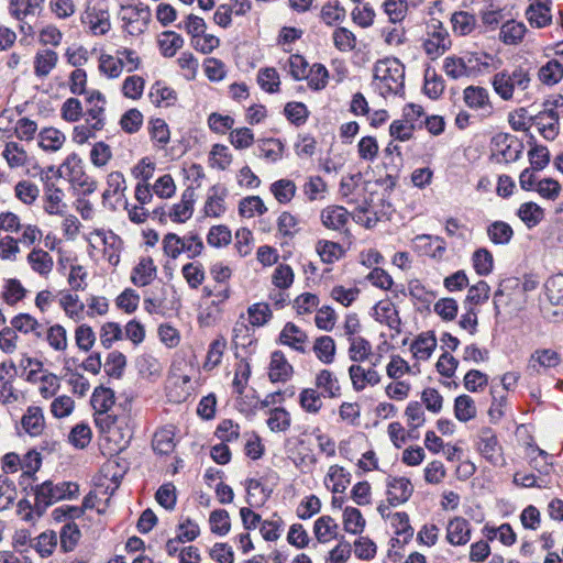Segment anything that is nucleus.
I'll list each match as a JSON object with an SVG mask.
<instances>
[{
	"instance_id": "nucleus-3",
	"label": "nucleus",
	"mask_w": 563,
	"mask_h": 563,
	"mask_svg": "<svg viewBox=\"0 0 563 563\" xmlns=\"http://www.w3.org/2000/svg\"><path fill=\"white\" fill-rule=\"evenodd\" d=\"M529 82V74L522 67L515 68L512 73L499 71L494 75L492 81L495 92L504 100L512 98L516 86L525 90Z\"/></svg>"
},
{
	"instance_id": "nucleus-21",
	"label": "nucleus",
	"mask_w": 563,
	"mask_h": 563,
	"mask_svg": "<svg viewBox=\"0 0 563 563\" xmlns=\"http://www.w3.org/2000/svg\"><path fill=\"white\" fill-rule=\"evenodd\" d=\"M443 69L446 76L454 80L470 77L473 74V67L466 65V59L457 56L445 57Z\"/></svg>"
},
{
	"instance_id": "nucleus-45",
	"label": "nucleus",
	"mask_w": 563,
	"mask_h": 563,
	"mask_svg": "<svg viewBox=\"0 0 563 563\" xmlns=\"http://www.w3.org/2000/svg\"><path fill=\"white\" fill-rule=\"evenodd\" d=\"M434 244V250L431 252L429 250H424L426 254H431L433 257H442V255L445 253L446 245L445 241L440 236H431L428 234H420L417 235L415 239V245L416 247H427L432 246Z\"/></svg>"
},
{
	"instance_id": "nucleus-58",
	"label": "nucleus",
	"mask_w": 563,
	"mask_h": 563,
	"mask_svg": "<svg viewBox=\"0 0 563 563\" xmlns=\"http://www.w3.org/2000/svg\"><path fill=\"white\" fill-rule=\"evenodd\" d=\"M91 437L92 433L90 427L86 423H78L71 429L68 440L75 448L82 450L88 446L91 441Z\"/></svg>"
},
{
	"instance_id": "nucleus-52",
	"label": "nucleus",
	"mask_w": 563,
	"mask_h": 563,
	"mask_svg": "<svg viewBox=\"0 0 563 563\" xmlns=\"http://www.w3.org/2000/svg\"><path fill=\"white\" fill-rule=\"evenodd\" d=\"M531 169L543 170L550 163V152L547 146L534 144L528 152Z\"/></svg>"
},
{
	"instance_id": "nucleus-33",
	"label": "nucleus",
	"mask_w": 563,
	"mask_h": 563,
	"mask_svg": "<svg viewBox=\"0 0 563 563\" xmlns=\"http://www.w3.org/2000/svg\"><path fill=\"white\" fill-rule=\"evenodd\" d=\"M445 85L434 69L427 68L424 73L423 91L430 99H438L444 91Z\"/></svg>"
},
{
	"instance_id": "nucleus-46",
	"label": "nucleus",
	"mask_w": 563,
	"mask_h": 563,
	"mask_svg": "<svg viewBox=\"0 0 563 563\" xmlns=\"http://www.w3.org/2000/svg\"><path fill=\"white\" fill-rule=\"evenodd\" d=\"M163 36L170 38H163L158 41L162 55L168 58L175 56L176 52L184 45L183 36L174 31H165Z\"/></svg>"
},
{
	"instance_id": "nucleus-20",
	"label": "nucleus",
	"mask_w": 563,
	"mask_h": 563,
	"mask_svg": "<svg viewBox=\"0 0 563 563\" xmlns=\"http://www.w3.org/2000/svg\"><path fill=\"white\" fill-rule=\"evenodd\" d=\"M23 429L32 437L42 433L44 428V415L40 407H29L21 420Z\"/></svg>"
},
{
	"instance_id": "nucleus-7",
	"label": "nucleus",
	"mask_w": 563,
	"mask_h": 563,
	"mask_svg": "<svg viewBox=\"0 0 563 563\" xmlns=\"http://www.w3.org/2000/svg\"><path fill=\"white\" fill-rule=\"evenodd\" d=\"M551 0H536L527 8L526 18L528 19L531 26L540 29L551 24Z\"/></svg>"
},
{
	"instance_id": "nucleus-54",
	"label": "nucleus",
	"mask_w": 563,
	"mask_h": 563,
	"mask_svg": "<svg viewBox=\"0 0 563 563\" xmlns=\"http://www.w3.org/2000/svg\"><path fill=\"white\" fill-rule=\"evenodd\" d=\"M451 22L454 32L460 35H467L474 30L476 19L468 12L460 11L452 15Z\"/></svg>"
},
{
	"instance_id": "nucleus-43",
	"label": "nucleus",
	"mask_w": 563,
	"mask_h": 563,
	"mask_svg": "<svg viewBox=\"0 0 563 563\" xmlns=\"http://www.w3.org/2000/svg\"><path fill=\"white\" fill-rule=\"evenodd\" d=\"M349 343V357L353 362H363L372 353L369 341L363 336L352 338Z\"/></svg>"
},
{
	"instance_id": "nucleus-60",
	"label": "nucleus",
	"mask_w": 563,
	"mask_h": 563,
	"mask_svg": "<svg viewBox=\"0 0 563 563\" xmlns=\"http://www.w3.org/2000/svg\"><path fill=\"white\" fill-rule=\"evenodd\" d=\"M143 124V114L133 108L128 110L120 119L121 129L129 134L136 133Z\"/></svg>"
},
{
	"instance_id": "nucleus-51",
	"label": "nucleus",
	"mask_w": 563,
	"mask_h": 563,
	"mask_svg": "<svg viewBox=\"0 0 563 563\" xmlns=\"http://www.w3.org/2000/svg\"><path fill=\"white\" fill-rule=\"evenodd\" d=\"M80 538V530L75 522L64 525L60 530V548L64 552H70L75 549Z\"/></svg>"
},
{
	"instance_id": "nucleus-13",
	"label": "nucleus",
	"mask_w": 563,
	"mask_h": 563,
	"mask_svg": "<svg viewBox=\"0 0 563 563\" xmlns=\"http://www.w3.org/2000/svg\"><path fill=\"white\" fill-rule=\"evenodd\" d=\"M560 355L550 349L537 350L530 357L528 369L531 374L540 373V367L551 368L560 364Z\"/></svg>"
},
{
	"instance_id": "nucleus-57",
	"label": "nucleus",
	"mask_w": 563,
	"mask_h": 563,
	"mask_svg": "<svg viewBox=\"0 0 563 563\" xmlns=\"http://www.w3.org/2000/svg\"><path fill=\"white\" fill-rule=\"evenodd\" d=\"M247 313L250 322L254 327H262L267 323L272 318V310L268 303L257 302L249 307Z\"/></svg>"
},
{
	"instance_id": "nucleus-30",
	"label": "nucleus",
	"mask_w": 563,
	"mask_h": 563,
	"mask_svg": "<svg viewBox=\"0 0 563 563\" xmlns=\"http://www.w3.org/2000/svg\"><path fill=\"white\" fill-rule=\"evenodd\" d=\"M316 251L320 256L321 261L325 264H333L334 262L339 261L344 254V251L339 243L327 240L318 241L316 245Z\"/></svg>"
},
{
	"instance_id": "nucleus-38",
	"label": "nucleus",
	"mask_w": 563,
	"mask_h": 563,
	"mask_svg": "<svg viewBox=\"0 0 563 563\" xmlns=\"http://www.w3.org/2000/svg\"><path fill=\"white\" fill-rule=\"evenodd\" d=\"M164 253L176 260L184 251H191L190 245H186L185 239L176 233H167L163 240Z\"/></svg>"
},
{
	"instance_id": "nucleus-37",
	"label": "nucleus",
	"mask_w": 563,
	"mask_h": 563,
	"mask_svg": "<svg viewBox=\"0 0 563 563\" xmlns=\"http://www.w3.org/2000/svg\"><path fill=\"white\" fill-rule=\"evenodd\" d=\"M291 423L290 413L284 407L271 409L267 426L273 432L286 431Z\"/></svg>"
},
{
	"instance_id": "nucleus-35",
	"label": "nucleus",
	"mask_w": 563,
	"mask_h": 563,
	"mask_svg": "<svg viewBox=\"0 0 563 563\" xmlns=\"http://www.w3.org/2000/svg\"><path fill=\"white\" fill-rule=\"evenodd\" d=\"M344 530L352 534H360L365 527V519L362 512L354 507H346L343 512Z\"/></svg>"
},
{
	"instance_id": "nucleus-40",
	"label": "nucleus",
	"mask_w": 563,
	"mask_h": 563,
	"mask_svg": "<svg viewBox=\"0 0 563 563\" xmlns=\"http://www.w3.org/2000/svg\"><path fill=\"white\" fill-rule=\"evenodd\" d=\"M271 191L279 203H288L296 194V185L289 179H279L271 185Z\"/></svg>"
},
{
	"instance_id": "nucleus-50",
	"label": "nucleus",
	"mask_w": 563,
	"mask_h": 563,
	"mask_svg": "<svg viewBox=\"0 0 563 563\" xmlns=\"http://www.w3.org/2000/svg\"><path fill=\"white\" fill-rule=\"evenodd\" d=\"M473 265L475 272L481 276L492 273L494 266L493 254L487 249H478L473 254Z\"/></svg>"
},
{
	"instance_id": "nucleus-47",
	"label": "nucleus",
	"mask_w": 563,
	"mask_h": 563,
	"mask_svg": "<svg viewBox=\"0 0 563 563\" xmlns=\"http://www.w3.org/2000/svg\"><path fill=\"white\" fill-rule=\"evenodd\" d=\"M267 211L264 201L260 196H250L243 198L239 203V213L242 217L252 218L255 212L264 214Z\"/></svg>"
},
{
	"instance_id": "nucleus-28",
	"label": "nucleus",
	"mask_w": 563,
	"mask_h": 563,
	"mask_svg": "<svg viewBox=\"0 0 563 563\" xmlns=\"http://www.w3.org/2000/svg\"><path fill=\"white\" fill-rule=\"evenodd\" d=\"M526 33L523 23L514 20L507 21L500 27L499 40L506 45H514L519 43Z\"/></svg>"
},
{
	"instance_id": "nucleus-17",
	"label": "nucleus",
	"mask_w": 563,
	"mask_h": 563,
	"mask_svg": "<svg viewBox=\"0 0 563 563\" xmlns=\"http://www.w3.org/2000/svg\"><path fill=\"white\" fill-rule=\"evenodd\" d=\"M307 338V334L292 322H287L279 334V341L282 344L289 345L300 353L306 352L302 343Z\"/></svg>"
},
{
	"instance_id": "nucleus-34",
	"label": "nucleus",
	"mask_w": 563,
	"mask_h": 563,
	"mask_svg": "<svg viewBox=\"0 0 563 563\" xmlns=\"http://www.w3.org/2000/svg\"><path fill=\"white\" fill-rule=\"evenodd\" d=\"M313 352L324 364H331L335 355V342L329 335L318 338L313 345Z\"/></svg>"
},
{
	"instance_id": "nucleus-32",
	"label": "nucleus",
	"mask_w": 563,
	"mask_h": 563,
	"mask_svg": "<svg viewBox=\"0 0 563 563\" xmlns=\"http://www.w3.org/2000/svg\"><path fill=\"white\" fill-rule=\"evenodd\" d=\"M339 526L334 522V519L330 516H322L314 521L313 532L320 543L327 542L330 538H338L336 530Z\"/></svg>"
},
{
	"instance_id": "nucleus-39",
	"label": "nucleus",
	"mask_w": 563,
	"mask_h": 563,
	"mask_svg": "<svg viewBox=\"0 0 563 563\" xmlns=\"http://www.w3.org/2000/svg\"><path fill=\"white\" fill-rule=\"evenodd\" d=\"M40 146L45 151H58L65 142V135L57 129L45 128L40 133Z\"/></svg>"
},
{
	"instance_id": "nucleus-29",
	"label": "nucleus",
	"mask_w": 563,
	"mask_h": 563,
	"mask_svg": "<svg viewBox=\"0 0 563 563\" xmlns=\"http://www.w3.org/2000/svg\"><path fill=\"white\" fill-rule=\"evenodd\" d=\"M247 503L251 506H262L271 497L272 489H268L255 478L246 481Z\"/></svg>"
},
{
	"instance_id": "nucleus-53",
	"label": "nucleus",
	"mask_w": 563,
	"mask_h": 563,
	"mask_svg": "<svg viewBox=\"0 0 563 563\" xmlns=\"http://www.w3.org/2000/svg\"><path fill=\"white\" fill-rule=\"evenodd\" d=\"M391 526L397 536H404V543H407L413 536V528L410 526L409 516L405 511L391 515Z\"/></svg>"
},
{
	"instance_id": "nucleus-22",
	"label": "nucleus",
	"mask_w": 563,
	"mask_h": 563,
	"mask_svg": "<svg viewBox=\"0 0 563 563\" xmlns=\"http://www.w3.org/2000/svg\"><path fill=\"white\" fill-rule=\"evenodd\" d=\"M27 262L32 269L42 276L48 275L53 269L52 256L42 249H34L27 255Z\"/></svg>"
},
{
	"instance_id": "nucleus-1",
	"label": "nucleus",
	"mask_w": 563,
	"mask_h": 563,
	"mask_svg": "<svg viewBox=\"0 0 563 563\" xmlns=\"http://www.w3.org/2000/svg\"><path fill=\"white\" fill-rule=\"evenodd\" d=\"M35 496L34 510L42 516L48 507L63 499H75L79 494V486L74 482H60L54 484L45 481L32 487Z\"/></svg>"
},
{
	"instance_id": "nucleus-12",
	"label": "nucleus",
	"mask_w": 563,
	"mask_h": 563,
	"mask_svg": "<svg viewBox=\"0 0 563 563\" xmlns=\"http://www.w3.org/2000/svg\"><path fill=\"white\" fill-rule=\"evenodd\" d=\"M545 290L549 301L556 307L552 314L554 317L563 316V274L549 278L545 283Z\"/></svg>"
},
{
	"instance_id": "nucleus-11",
	"label": "nucleus",
	"mask_w": 563,
	"mask_h": 563,
	"mask_svg": "<svg viewBox=\"0 0 563 563\" xmlns=\"http://www.w3.org/2000/svg\"><path fill=\"white\" fill-rule=\"evenodd\" d=\"M463 99L471 109L485 110L488 114L492 112L489 95L487 89L479 86H468L464 89Z\"/></svg>"
},
{
	"instance_id": "nucleus-31",
	"label": "nucleus",
	"mask_w": 563,
	"mask_h": 563,
	"mask_svg": "<svg viewBox=\"0 0 563 563\" xmlns=\"http://www.w3.org/2000/svg\"><path fill=\"white\" fill-rule=\"evenodd\" d=\"M563 78L562 62L558 58L549 60L539 69V79L548 86L558 84Z\"/></svg>"
},
{
	"instance_id": "nucleus-26",
	"label": "nucleus",
	"mask_w": 563,
	"mask_h": 563,
	"mask_svg": "<svg viewBox=\"0 0 563 563\" xmlns=\"http://www.w3.org/2000/svg\"><path fill=\"white\" fill-rule=\"evenodd\" d=\"M487 235L494 244L506 245L512 236V228L505 221H494L487 227Z\"/></svg>"
},
{
	"instance_id": "nucleus-44",
	"label": "nucleus",
	"mask_w": 563,
	"mask_h": 563,
	"mask_svg": "<svg viewBox=\"0 0 563 563\" xmlns=\"http://www.w3.org/2000/svg\"><path fill=\"white\" fill-rule=\"evenodd\" d=\"M211 532L218 536H225L231 529L230 516L225 509H216L209 518Z\"/></svg>"
},
{
	"instance_id": "nucleus-36",
	"label": "nucleus",
	"mask_w": 563,
	"mask_h": 563,
	"mask_svg": "<svg viewBox=\"0 0 563 563\" xmlns=\"http://www.w3.org/2000/svg\"><path fill=\"white\" fill-rule=\"evenodd\" d=\"M316 386L323 389V393L330 398L340 396L339 380L329 369H321L317 374Z\"/></svg>"
},
{
	"instance_id": "nucleus-14",
	"label": "nucleus",
	"mask_w": 563,
	"mask_h": 563,
	"mask_svg": "<svg viewBox=\"0 0 563 563\" xmlns=\"http://www.w3.org/2000/svg\"><path fill=\"white\" fill-rule=\"evenodd\" d=\"M156 266L151 257H143L133 268L131 282L137 287H144L151 284L156 276Z\"/></svg>"
},
{
	"instance_id": "nucleus-5",
	"label": "nucleus",
	"mask_w": 563,
	"mask_h": 563,
	"mask_svg": "<svg viewBox=\"0 0 563 563\" xmlns=\"http://www.w3.org/2000/svg\"><path fill=\"white\" fill-rule=\"evenodd\" d=\"M387 488V501L391 507L406 503L413 493V486L406 477H389Z\"/></svg>"
},
{
	"instance_id": "nucleus-64",
	"label": "nucleus",
	"mask_w": 563,
	"mask_h": 563,
	"mask_svg": "<svg viewBox=\"0 0 563 563\" xmlns=\"http://www.w3.org/2000/svg\"><path fill=\"white\" fill-rule=\"evenodd\" d=\"M123 336L122 329L117 322H107L100 331V343L104 349H110L113 342L121 340Z\"/></svg>"
},
{
	"instance_id": "nucleus-55",
	"label": "nucleus",
	"mask_w": 563,
	"mask_h": 563,
	"mask_svg": "<svg viewBox=\"0 0 563 563\" xmlns=\"http://www.w3.org/2000/svg\"><path fill=\"white\" fill-rule=\"evenodd\" d=\"M15 197L25 205H32L40 196L38 187L30 180H21L14 187Z\"/></svg>"
},
{
	"instance_id": "nucleus-27",
	"label": "nucleus",
	"mask_w": 563,
	"mask_h": 563,
	"mask_svg": "<svg viewBox=\"0 0 563 563\" xmlns=\"http://www.w3.org/2000/svg\"><path fill=\"white\" fill-rule=\"evenodd\" d=\"M474 400L468 395H460L454 400V416L461 422H467L476 417Z\"/></svg>"
},
{
	"instance_id": "nucleus-16",
	"label": "nucleus",
	"mask_w": 563,
	"mask_h": 563,
	"mask_svg": "<svg viewBox=\"0 0 563 563\" xmlns=\"http://www.w3.org/2000/svg\"><path fill=\"white\" fill-rule=\"evenodd\" d=\"M86 19L90 24L93 34L103 35L109 32L111 27L110 15L107 9L92 7L86 10Z\"/></svg>"
},
{
	"instance_id": "nucleus-2",
	"label": "nucleus",
	"mask_w": 563,
	"mask_h": 563,
	"mask_svg": "<svg viewBox=\"0 0 563 563\" xmlns=\"http://www.w3.org/2000/svg\"><path fill=\"white\" fill-rule=\"evenodd\" d=\"M374 79L379 80L383 96L397 95L404 90L405 67L398 58L378 60L374 66Z\"/></svg>"
},
{
	"instance_id": "nucleus-25",
	"label": "nucleus",
	"mask_w": 563,
	"mask_h": 563,
	"mask_svg": "<svg viewBox=\"0 0 563 563\" xmlns=\"http://www.w3.org/2000/svg\"><path fill=\"white\" fill-rule=\"evenodd\" d=\"M517 216L530 229L538 225L543 220L544 211L536 202L529 201L519 207Z\"/></svg>"
},
{
	"instance_id": "nucleus-56",
	"label": "nucleus",
	"mask_w": 563,
	"mask_h": 563,
	"mask_svg": "<svg viewBox=\"0 0 563 563\" xmlns=\"http://www.w3.org/2000/svg\"><path fill=\"white\" fill-rule=\"evenodd\" d=\"M25 294L26 289L22 286L21 282L16 278H10L5 283L2 296L9 306H14L25 297Z\"/></svg>"
},
{
	"instance_id": "nucleus-15",
	"label": "nucleus",
	"mask_w": 563,
	"mask_h": 563,
	"mask_svg": "<svg viewBox=\"0 0 563 563\" xmlns=\"http://www.w3.org/2000/svg\"><path fill=\"white\" fill-rule=\"evenodd\" d=\"M90 402L96 411V415H104L112 408L115 402L114 391L109 387L100 385L95 388Z\"/></svg>"
},
{
	"instance_id": "nucleus-61",
	"label": "nucleus",
	"mask_w": 563,
	"mask_h": 563,
	"mask_svg": "<svg viewBox=\"0 0 563 563\" xmlns=\"http://www.w3.org/2000/svg\"><path fill=\"white\" fill-rule=\"evenodd\" d=\"M257 82L262 89L274 93L279 89V76L275 68H263L258 71Z\"/></svg>"
},
{
	"instance_id": "nucleus-41",
	"label": "nucleus",
	"mask_w": 563,
	"mask_h": 563,
	"mask_svg": "<svg viewBox=\"0 0 563 563\" xmlns=\"http://www.w3.org/2000/svg\"><path fill=\"white\" fill-rule=\"evenodd\" d=\"M322 394L314 388H305L299 395L301 408L309 413H318L322 408Z\"/></svg>"
},
{
	"instance_id": "nucleus-8",
	"label": "nucleus",
	"mask_w": 563,
	"mask_h": 563,
	"mask_svg": "<svg viewBox=\"0 0 563 563\" xmlns=\"http://www.w3.org/2000/svg\"><path fill=\"white\" fill-rule=\"evenodd\" d=\"M478 450L481 454L494 465H497L499 460H501V455L499 453L500 446L498 445L497 437L490 428L482 429Z\"/></svg>"
},
{
	"instance_id": "nucleus-6",
	"label": "nucleus",
	"mask_w": 563,
	"mask_h": 563,
	"mask_svg": "<svg viewBox=\"0 0 563 563\" xmlns=\"http://www.w3.org/2000/svg\"><path fill=\"white\" fill-rule=\"evenodd\" d=\"M294 374V367L282 351H274L271 355L268 377L272 383H285Z\"/></svg>"
},
{
	"instance_id": "nucleus-42",
	"label": "nucleus",
	"mask_w": 563,
	"mask_h": 563,
	"mask_svg": "<svg viewBox=\"0 0 563 563\" xmlns=\"http://www.w3.org/2000/svg\"><path fill=\"white\" fill-rule=\"evenodd\" d=\"M126 366V357L119 351H112L108 354L104 372L113 378H121Z\"/></svg>"
},
{
	"instance_id": "nucleus-49",
	"label": "nucleus",
	"mask_w": 563,
	"mask_h": 563,
	"mask_svg": "<svg viewBox=\"0 0 563 563\" xmlns=\"http://www.w3.org/2000/svg\"><path fill=\"white\" fill-rule=\"evenodd\" d=\"M231 230L223 224L211 227L207 235L208 244L213 247L227 246L231 243Z\"/></svg>"
},
{
	"instance_id": "nucleus-4",
	"label": "nucleus",
	"mask_w": 563,
	"mask_h": 563,
	"mask_svg": "<svg viewBox=\"0 0 563 563\" xmlns=\"http://www.w3.org/2000/svg\"><path fill=\"white\" fill-rule=\"evenodd\" d=\"M492 144L506 163L520 159L525 148L523 143L517 136L504 132L493 136Z\"/></svg>"
},
{
	"instance_id": "nucleus-59",
	"label": "nucleus",
	"mask_w": 563,
	"mask_h": 563,
	"mask_svg": "<svg viewBox=\"0 0 563 563\" xmlns=\"http://www.w3.org/2000/svg\"><path fill=\"white\" fill-rule=\"evenodd\" d=\"M284 113L286 118L295 125L299 126L306 123L309 111L305 103L302 102H288L285 106Z\"/></svg>"
},
{
	"instance_id": "nucleus-48",
	"label": "nucleus",
	"mask_w": 563,
	"mask_h": 563,
	"mask_svg": "<svg viewBox=\"0 0 563 563\" xmlns=\"http://www.w3.org/2000/svg\"><path fill=\"white\" fill-rule=\"evenodd\" d=\"M16 498L14 483L5 475H0V512L9 509Z\"/></svg>"
},
{
	"instance_id": "nucleus-18",
	"label": "nucleus",
	"mask_w": 563,
	"mask_h": 563,
	"mask_svg": "<svg viewBox=\"0 0 563 563\" xmlns=\"http://www.w3.org/2000/svg\"><path fill=\"white\" fill-rule=\"evenodd\" d=\"M450 46L451 41L449 38V34L443 29L433 32L432 36L427 38L423 43V48L427 55L431 56V58H437L444 54V52L449 49Z\"/></svg>"
},
{
	"instance_id": "nucleus-63",
	"label": "nucleus",
	"mask_w": 563,
	"mask_h": 563,
	"mask_svg": "<svg viewBox=\"0 0 563 563\" xmlns=\"http://www.w3.org/2000/svg\"><path fill=\"white\" fill-rule=\"evenodd\" d=\"M34 541L35 543L31 544V547H33L42 558L49 556L57 544L56 533L53 531L49 533H41Z\"/></svg>"
},
{
	"instance_id": "nucleus-10",
	"label": "nucleus",
	"mask_w": 563,
	"mask_h": 563,
	"mask_svg": "<svg viewBox=\"0 0 563 563\" xmlns=\"http://www.w3.org/2000/svg\"><path fill=\"white\" fill-rule=\"evenodd\" d=\"M195 188L187 187L179 203L174 205L173 211L169 217L174 222L184 223L186 220L191 218L194 212V203H195Z\"/></svg>"
},
{
	"instance_id": "nucleus-24",
	"label": "nucleus",
	"mask_w": 563,
	"mask_h": 563,
	"mask_svg": "<svg viewBox=\"0 0 563 563\" xmlns=\"http://www.w3.org/2000/svg\"><path fill=\"white\" fill-rule=\"evenodd\" d=\"M58 55L52 49H45L36 53L34 58V73L37 77H46L56 66Z\"/></svg>"
},
{
	"instance_id": "nucleus-23",
	"label": "nucleus",
	"mask_w": 563,
	"mask_h": 563,
	"mask_svg": "<svg viewBox=\"0 0 563 563\" xmlns=\"http://www.w3.org/2000/svg\"><path fill=\"white\" fill-rule=\"evenodd\" d=\"M437 347V339L433 332L420 334L411 344L413 355L421 360H428Z\"/></svg>"
},
{
	"instance_id": "nucleus-62",
	"label": "nucleus",
	"mask_w": 563,
	"mask_h": 563,
	"mask_svg": "<svg viewBox=\"0 0 563 563\" xmlns=\"http://www.w3.org/2000/svg\"><path fill=\"white\" fill-rule=\"evenodd\" d=\"M181 273L190 288H198L205 280V271L201 264H185Z\"/></svg>"
},
{
	"instance_id": "nucleus-19",
	"label": "nucleus",
	"mask_w": 563,
	"mask_h": 563,
	"mask_svg": "<svg viewBox=\"0 0 563 563\" xmlns=\"http://www.w3.org/2000/svg\"><path fill=\"white\" fill-rule=\"evenodd\" d=\"M349 212L340 206L328 207L321 212V221L331 230H340L347 222Z\"/></svg>"
},
{
	"instance_id": "nucleus-9",
	"label": "nucleus",
	"mask_w": 563,
	"mask_h": 563,
	"mask_svg": "<svg viewBox=\"0 0 563 563\" xmlns=\"http://www.w3.org/2000/svg\"><path fill=\"white\" fill-rule=\"evenodd\" d=\"M471 539V528L466 519L455 517L446 527V540L452 545H464Z\"/></svg>"
}]
</instances>
